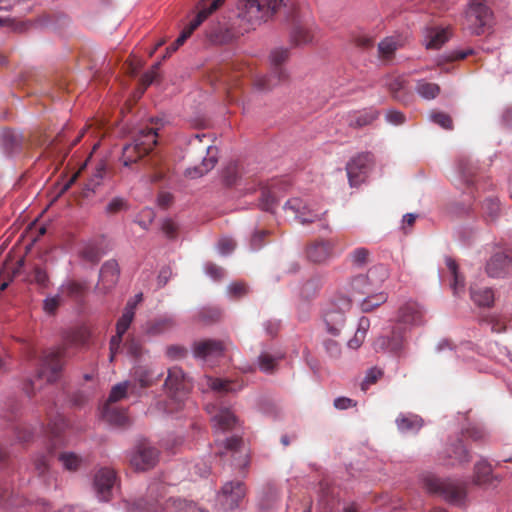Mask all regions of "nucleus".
<instances>
[{
  "label": "nucleus",
  "instance_id": "1",
  "mask_svg": "<svg viewBox=\"0 0 512 512\" xmlns=\"http://www.w3.org/2000/svg\"><path fill=\"white\" fill-rule=\"evenodd\" d=\"M91 337L90 330L85 326L76 327L65 332L62 346L59 349L49 351L42 359L38 371V377L51 383L56 381L63 367V358L70 348L85 346Z\"/></svg>",
  "mask_w": 512,
  "mask_h": 512
},
{
  "label": "nucleus",
  "instance_id": "2",
  "mask_svg": "<svg viewBox=\"0 0 512 512\" xmlns=\"http://www.w3.org/2000/svg\"><path fill=\"white\" fill-rule=\"evenodd\" d=\"M165 486L162 483H152L148 487L147 498L134 501L129 507V512H207L196 503L177 497H169L163 504L158 496H162Z\"/></svg>",
  "mask_w": 512,
  "mask_h": 512
},
{
  "label": "nucleus",
  "instance_id": "3",
  "mask_svg": "<svg viewBox=\"0 0 512 512\" xmlns=\"http://www.w3.org/2000/svg\"><path fill=\"white\" fill-rule=\"evenodd\" d=\"M23 275V280L35 282L41 287H47V273L38 266H27L25 258H6L0 270V277L3 281L0 283V291H4L13 278Z\"/></svg>",
  "mask_w": 512,
  "mask_h": 512
},
{
  "label": "nucleus",
  "instance_id": "4",
  "mask_svg": "<svg viewBox=\"0 0 512 512\" xmlns=\"http://www.w3.org/2000/svg\"><path fill=\"white\" fill-rule=\"evenodd\" d=\"M423 485L429 493L440 496L450 504L461 506L465 503L467 485L464 482L426 474L423 476Z\"/></svg>",
  "mask_w": 512,
  "mask_h": 512
},
{
  "label": "nucleus",
  "instance_id": "5",
  "mask_svg": "<svg viewBox=\"0 0 512 512\" xmlns=\"http://www.w3.org/2000/svg\"><path fill=\"white\" fill-rule=\"evenodd\" d=\"M283 4L284 0H239L237 15L251 25H259L268 21Z\"/></svg>",
  "mask_w": 512,
  "mask_h": 512
},
{
  "label": "nucleus",
  "instance_id": "6",
  "mask_svg": "<svg viewBox=\"0 0 512 512\" xmlns=\"http://www.w3.org/2000/svg\"><path fill=\"white\" fill-rule=\"evenodd\" d=\"M488 0H468L464 10V27L472 35H482L493 21Z\"/></svg>",
  "mask_w": 512,
  "mask_h": 512
},
{
  "label": "nucleus",
  "instance_id": "7",
  "mask_svg": "<svg viewBox=\"0 0 512 512\" xmlns=\"http://www.w3.org/2000/svg\"><path fill=\"white\" fill-rule=\"evenodd\" d=\"M157 128L139 130L131 143L124 145L121 162L128 167L147 154L157 143Z\"/></svg>",
  "mask_w": 512,
  "mask_h": 512
},
{
  "label": "nucleus",
  "instance_id": "8",
  "mask_svg": "<svg viewBox=\"0 0 512 512\" xmlns=\"http://www.w3.org/2000/svg\"><path fill=\"white\" fill-rule=\"evenodd\" d=\"M351 308V300L345 296L338 297L324 310L323 319L327 331L332 335H338L345 325V314Z\"/></svg>",
  "mask_w": 512,
  "mask_h": 512
},
{
  "label": "nucleus",
  "instance_id": "9",
  "mask_svg": "<svg viewBox=\"0 0 512 512\" xmlns=\"http://www.w3.org/2000/svg\"><path fill=\"white\" fill-rule=\"evenodd\" d=\"M289 57V50L284 47H277L270 53L272 72L256 80V87L260 91H267L276 86L280 80L286 78V72L280 67Z\"/></svg>",
  "mask_w": 512,
  "mask_h": 512
},
{
  "label": "nucleus",
  "instance_id": "10",
  "mask_svg": "<svg viewBox=\"0 0 512 512\" xmlns=\"http://www.w3.org/2000/svg\"><path fill=\"white\" fill-rule=\"evenodd\" d=\"M159 451L148 441L137 442L129 455V462L132 468L137 471H146L153 468L158 462Z\"/></svg>",
  "mask_w": 512,
  "mask_h": 512
},
{
  "label": "nucleus",
  "instance_id": "11",
  "mask_svg": "<svg viewBox=\"0 0 512 512\" xmlns=\"http://www.w3.org/2000/svg\"><path fill=\"white\" fill-rule=\"evenodd\" d=\"M286 215L301 224L313 223L320 219L321 212L310 208L301 198H291L284 204Z\"/></svg>",
  "mask_w": 512,
  "mask_h": 512
},
{
  "label": "nucleus",
  "instance_id": "12",
  "mask_svg": "<svg viewBox=\"0 0 512 512\" xmlns=\"http://www.w3.org/2000/svg\"><path fill=\"white\" fill-rule=\"evenodd\" d=\"M373 164L371 153H360L352 158L347 166V175L351 186H357L367 177Z\"/></svg>",
  "mask_w": 512,
  "mask_h": 512
},
{
  "label": "nucleus",
  "instance_id": "13",
  "mask_svg": "<svg viewBox=\"0 0 512 512\" xmlns=\"http://www.w3.org/2000/svg\"><path fill=\"white\" fill-rule=\"evenodd\" d=\"M244 496V484L240 481H231L224 484L218 500L224 509L232 510L239 506Z\"/></svg>",
  "mask_w": 512,
  "mask_h": 512
},
{
  "label": "nucleus",
  "instance_id": "14",
  "mask_svg": "<svg viewBox=\"0 0 512 512\" xmlns=\"http://www.w3.org/2000/svg\"><path fill=\"white\" fill-rule=\"evenodd\" d=\"M405 347L404 336L398 329H393L390 337L381 336L374 342V349L376 351H389L398 357L404 354Z\"/></svg>",
  "mask_w": 512,
  "mask_h": 512
},
{
  "label": "nucleus",
  "instance_id": "15",
  "mask_svg": "<svg viewBox=\"0 0 512 512\" xmlns=\"http://www.w3.org/2000/svg\"><path fill=\"white\" fill-rule=\"evenodd\" d=\"M116 482L114 470L109 468L100 469L94 478V487L100 501H109Z\"/></svg>",
  "mask_w": 512,
  "mask_h": 512
},
{
  "label": "nucleus",
  "instance_id": "16",
  "mask_svg": "<svg viewBox=\"0 0 512 512\" xmlns=\"http://www.w3.org/2000/svg\"><path fill=\"white\" fill-rule=\"evenodd\" d=\"M425 312L423 308L414 301L404 303L398 312V322L409 326H420L424 324Z\"/></svg>",
  "mask_w": 512,
  "mask_h": 512
},
{
  "label": "nucleus",
  "instance_id": "17",
  "mask_svg": "<svg viewBox=\"0 0 512 512\" xmlns=\"http://www.w3.org/2000/svg\"><path fill=\"white\" fill-rule=\"evenodd\" d=\"M165 386L175 394H186L192 387L190 379L179 367H172L168 370Z\"/></svg>",
  "mask_w": 512,
  "mask_h": 512
},
{
  "label": "nucleus",
  "instance_id": "18",
  "mask_svg": "<svg viewBox=\"0 0 512 512\" xmlns=\"http://www.w3.org/2000/svg\"><path fill=\"white\" fill-rule=\"evenodd\" d=\"M224 343L218 340H203L194 344L193 352L195 357L204 360L216 359L223 355Z\"/></svg>",
  "mask_w": 512,
  "mask_h": 512
},
{
  "label": "nucleus",
  "instance_id": "19",
  "mask_svg": "<svg viewBox=\"0 0 512 512\" xmlns=\"http://www.w3.org/2000/svg\"><path fill=\"white\" fill-rule=\"evenodd\" d=\"M207 155L203 158L201 164L199 166H194L187 168L185 171L186 176L194 179L203 176L208 173L217 163V153L218 150L216 147L212 145H208L206 147Z\"/></svg>",
  "mask_w": 512,
  "mask_h": 512
},
{
  "label": "nucleus",
  "instance_id": "20",
  "mask_svg": "<svg viewBox=\"0 0 512 512\" xmlns=\"http://www.w3.org/2000/svg\"><path fill=\"white\" fill-rule=\"evenodd\" d=\"M106 175V164L102 161L98 162L82 190V196L84 198L92 197L102 185Z\"/></svg>",
  "mask_w": 512,
  "mask_h": 512
},
{
  "label": "nucleus",
  "instance_id": "21",
  "mask_svg": "<svg viewBox=\"0 0 512 512\" xmlns=\"http://www.w3.org/2000/svg\"><path fill=\"white\" fill-rule=\"evenodd\" d=\"M424 45L427 49H439L450 38L448 28L427 27L423 34Z\"/></svg>",
  "mask_w": 512,
  "mask_h": 512
},
{
  "label": "nucleus",
  "instance_id": "22",
  "mask_svg": "<svg viewBox=\"0 0 512 512\" xmlns=\"http://www.w3.org/2000/svg\"><path fill=\"white\" fill-rule=\"evenodd\" d=\"M99 285L105 292L113 288L119 279V267L115 259L107 261L99 274Z\"/></svg>",
  "mask_w": 512,
  "mask_h": 512
},
{
  "label": "nucleus",
  "instance_id": "23",
  "mask_svg": "<svg viewBox=\"0 0 512 512\" xmlns=\"http://www.w3.org/2000/svg\"><path fill=\"white\" fill-rule=\"evenodd\" d=\"M23 137L19 131L3 130L0 134V144L4 152L8 155L17 153L22 146Z\"/></svg>",
  "mask_w": 512,
  "mask_h": 512
},
{
  "label": "nucleus",
  "instance_id": "24",
  "mask_svg": "<svg viewBox=\"0 0 512 512\" xmlns=\"http://www.w3.org/2000/svg\"><path fill=\"white\" fill-rule=\"evenodd\" d=\"M447 456L452 459V464H463L468 463L471 460V456L463 442V439L457 437L452 440L446 449Z\"/></svg>",
  "mask_w": 512,
  "mask_h": 512
},
{
  "label": "nucleus",
  "instance_id": "25",
  "mask_svg": "<svg viewBox=\"0 0 512 512\" xmlns=\"http://www.w3.org/2000/svg\"><path fill=\"white\" fill-rule=\"evenodd\" d=\"M314 33L311 25L298 23L290 32V41L294 46H304L312 43Z\"/></svg>",
  "mask_w": 512,
  "mask_h": 512
},
{
  "label": "nucleus",
  "instance_id": "26",
  "mask_svg": "<svg viewBox=\"0 0 512 512\" xmlns=\"http://www.w3.org/2000/svg\"><path fill=\"white\" fill-rule=\"evenodd\" d=\"M470 298L478 307L490 308L494 304V291L489 287L472 285L470 287Z\"/></svg>",
  "mask_w": 512,
  "mask_h": 512
},
{
  "label": "nucleus",
  "instance_id": "27",
  "mask_svg": "<svg viewBox=\"0 0 512 512\" xmlns=\"http://www.w3.org/2000/svg\"><path fill=\"white\" fill-rule=\"evenodd\" d=\"M163 372L156 373L152 368L148 366H137L133 371V378L143 388L150 387L157 383Z\"/></svg>",
  "mask_w": 512,
  "mask_h": 512
},
{
  "label": "nucleus",
  "instance_id": "28",
  "mask_svg": "<svg viewBox=\"0 0 512 512\" xmlns=\"http://www.w3.org/2000/svg\"><path fill=\"white\" fill-rule=\"evenodd\" d=\"M494 480L498 479L492 474V467L487 461L480 460L474 465V484L490 486Z\"/></svg>",
  "mask_w": 512,
  "mask_h": 512
},
{
  "label": "nucleus",
  "instance_id": "29",
  "mask_svg": "<svg viewBox=\"0 0 512 512\" xmlns=\"http://www.w3.org/2000/svg\"><path fill=\"white\" fill-rule=\"evenodd\" d=\"M510 270L511 258H490L486 263V272L490 277H504Z\"/></svg>",
  "mask_w": 512,
  "mask_h": 512
},
{
  "label": "nucleus",
  "instance_id": "30",
  "mask_svg": "<svg viewBox=\"0 0 512 512\" xmlns=\"http://www.w3.org/2000/svg\"><path fill=\"white\" fill-rule=\"evenodd\" d=\"M202 385H206L208 388L220 393L236 392L241 389V385L234 381L213 378L210 376H205L203 378Z\"/></svg>",
  "mask_w": 512,
  "mask_h": 512
},
{
  "label": "nucleus",
  "instance_id": "31",
  "mask_svg": "<svg viewBox=\"0 0 512 512\" xmlns=\"http://www.w3.org/2000/svg\"><path fill=\"white\" fill-rule=\"evenodd\" d=\"M395 422L401 432H418L423 426V419L415 414H400Z\"/></svg>",
  "mask_w": 512,
  "mask_h": 512
},
{
  "label": "nucleus",
  "instance_id": "32",
  "mask_svg": "<svg viewBox=\"0 0 512 512\" xmlns=\"http://www.w3.org/2000/svg\"><path fill=\"white\" fill-rule=\"evenodd\" d=\"M280 498V492L276 487H265L259 500L260 510H262L263 512H269L270 510L278 506Z\"/></svg>",
  "mask_w": 512,
  "mask_h": 512
},
{
  "label": "nucleus",
  "instance_id": "33",
  "mask_svg": "<svg viewBox=\"0 0 512 512\" xmlns=\"http://www.w3.org/2000/svg\"><path fill=\"white\" fill-rule=\"evenodd\" d=\"M446 266L453 278L451 288L453 290L454 295L458 296L460 295V293L464 291L465 277L460 272L459 265L454 258H447Z\"/></svg>",
  "mask_w": 512,
  "mask_h": 512
},
{
  "label": "nucleus",
  "instance_id": "34",
  "mask_svg": "<svg viewBox=\"0 0 512 512\" xmlns=\"http://www.w3.org/2000/svg\"><path fill=\"white\" fill-rule=\"evenodd\" d=\"M103 417L110 424L122 427L128 424V416L124 409H119L109 404L103 408Z\"/></svg>",
  "mask_w": 512,
  "mask_h": 512
},
{
  "label": "nucleus",
  "instance_id": "35",
  "mask_svg": "<svg viewBox=\"0 0 512 512\" xmlns=\"http://www.w3.org/2000/svg\"><path fill=\"white\" fill-rule=\"evenodd\" d=\"M212 421L217 430L227 431L235 426L237 419L229 409L222 408L213 416Z\"/></svg>",
  "mask_w": 512,
  "mask_h": 512
},
{
  "label": "nucleus",
  "instance_id": "36",
  "mask_svg": "<svg viewBox=\"0 0 512 512\" xmlns=\"http://www.w3.org/2000/svg\"><path fill=\"white\" fill-rule=\"evenodd\" d=\"M223 2L224 0H211L210 4L208 6L203 7L198 12L195 19H193L186 28L191 33H193V31L197 29L210 14L217 10L222 5Z\"/></svg>",
  "mask_w": 512,
  "mask_h": 512
},
{
  "label": "nucleus",
  "instance_id": "37",
  "mask_svg": "<svg viewBox=\"0 0 512 512\" xmlns=\"http://www.w3.org/2000/svg\"><path fill=\"white\" fill-rule=\"evenodd\" d=\"M415 90L425 100L435 99L440 93V87L436 83L428 82L424 79L417 81Z\"/></svg>",
  "mask_w": 512,
  "mask_h": 512
},
{
  "label": "nucleus",
  "instance_id": "38",
  "mask_svg": "<svg viewBox=\"0 0 512 512\" xmlns=\"http://www.w3.org/2000/svg\"><path fill=\"white\" fill-rule=\"evenodd\" d=\"M86 291L85 285L75 282V281H68L61 285L59 288V292L61 295H66L69 298H72L74 300L81 299Z\"/></svg>",
  "mask_w": 512,
  "mask_h": 512
},
{
  "label": "nucleus",
  "instance_id": "39",
  "mask_svg": "<svg viewBox=\"0 0 512 512\" xmlns=\"http://www.w3.org/2000/svg\"><path fill=\"white\" fill-rule=\"evenodd\" d=\"M336 251L333 249V244L327 240H319L308 246V256H325L334 254Z\"/></svg>",
  "mask_w": 512,
  "mask_h": 512
},
{
  "label": "nucleus",
  "instance_id": "40",
  "mask_svg": "<svg viewBox=\"0 0 512 512\" xmlns=\"http://www.w3.org/2000/svg\"><path fill=\"white\" fill-rule=\"evenodd\" d=\"M401 45V41L398 38L386 37L378 44V51L381 57L389 58Z\"/></svg>",
  "mask_w": 512,
  "mask_h": 512
},
{
  "label": "nucleus",
  "instance_id": "41",
  "mask_svg": "<svg viewBox=\"0 0 512 512\" xmlns=\"http://www.w3.org/2000/svg\"><path fill=\"white\" fill-rule=\"evenodd\" d=\"M388 299V296L384 292H380L371 296H368L361 302V310L362 312L368 313L373 311L375 308L379 307L383 303H385Z\"/></svg>",
  "mask_w": 512,
  "mask_h": 512
},
{
  "label": "nucleus",
  "instance_id": "42",
  "mask_svg": "<svg viewBox=\"0 0 512 512\" xmlns=\"http://www.w3.org/2000/svg\"><path fill=\"white\" fill-rule=\"evenodd\" d=\"M383 85L393 93L396 99L400 101L404 100L399 94V92L404 89V78L402 76L388 75L383 79Z\"/></svg>",
  "mask_w": 512,
  "mask_h": 512
},
{
  "label": "nucleus",
  "instance_id": "43",
  "mask_svg": "<svg viewBox=\"0 0 512 512\" xmlns=\"http://www.w3.org/2000/svg\"><path fill=\"white\" fill-rule=\"evenodd\" d=\"M312 500L310 497L290 498L286 512H311Z\"/></svg>",
  "mask_w": 512,
  "mask_h": 512
},
{
  "label": "nucleus",
  "instance_id": "44",
  "mask_svg": "<svg viewBox=\"0 0 512 512\" xmlns=\"http://www.w3.org/2000/svg\"><path fill=\"white\" fill-rule=\"evenodd\" d=\"M282 356H272L267 352H262L258 357V365L261 371L265 373H272L276 367L278 360Z\"/></svg>",
  "mask_w": 512,
  "mask_h": 512
},
{
  "label": "nucleus",
  "instance_id": "45",
  "mask_svg": "<svg viewBox=\"0 0 512 512\" xmlns=\"http://www.w3.org/2000/svg\"><path fill=\"white\" fill-rule=\"evenodd\" d=\"M66 427L65 419L62 416H59L55 422L49 423V436L52 442V448H56V445L60 443V435L64 428Z\"/></svg>",
  "mask_w": 512,
  "mask_h": 512
},
{
  "label": "nucleus",
  "instance_id": "46",
  "mask_svg": "<svg viewBox=\"0 0 512 512\" xmlns=\"http://www.w3.org/2000/svg\"><path fill=\"white\" fill-rule=\"evenodd\" d=\"M173 320L170 318H160L150 323L147 327V334L155 336L165 332L173 326Z\"/></svg>",
  "mask_w": 512,
  "mask_h": 512
},
{
  "label": "nucleus",
  "instance_id": "47",
  "mask_svg": "<svg viewBox=\"0 0 512 512\" xmlns=\"http://www.w3.org/2000/svg\"><path fill=\"white\" fill-rule=\"evenodd\" d=\"M388 270L383 265H378L370 268L367 273V279L372 284H380L388 278Z\"/></svg>",
  "mask_w": 512,
  "mask_h": 512
},
{
  "label": "nucleus",
  "instance_id": "48",
  "mask_svg": "<svg viewBox=\"0 0 512 512\" xmlns=\"http://www.w3.org/2000/svg\"><path fill=\"white\" fill-rule=\"evenodd\" d=\"M59 460L65 469L69 471H76L82 463V459L74 453H62L59 456Z\"/></svg>",
  "mask_w": 512,
  "mask_h": 512
},
{
  "label": "nucleus",
  "instance_id": "49",
  "mask_svg": "<svg viewBox=\"0 0 512 512\" xmlns=\"http://www.w3.org/2000/svg\"><path fill=\"white\" fill-rule=\"evenodd\" d=\"M236 242L231 237L225 236L219 239L216 245V251L221 256H226L234 252Z\"/></svg>",
  "mask_w": 512,
  "mask_h": 512
},
{
  "label": "nucleus",
  "instance_id": "50",
  "mask_svg": "<svg viewBox=\"0 0 512 512\" xmlns=\"http://www.w3.org/2000/svg\"><path fill=\"white\" fill-rule=\"evenodd\" d=\"M128 389V382H123L115 385L109 395L108 401L106 404L112 405L117 401L123 399L126 396Z\"/></svg>",
  "mask_w": 512,
  "mask_h": 512
},
{
  "label": "nucleus",
  "instance_id": "51",
  "mask_svg": "<svg viewBox=\"0 0 512 512\" xmlns=\"http://www.w3.org/2000/svg\"><path fill=\"white\" fill-rule=\"evenodd\" d=\"M134 316L135 315L130 312V309L128 311L123 310L121 317L118 319L116 323V331L121 334H125L126 331L129 329L134 319Z\"/></svg>",
  "mask_w": 512,
  "mask_h": 512
},
{
  "label": "nucleus",
  "instance_id": "52",
  "mask_svg": "<svg viewBox=\"0 0 512 512\" xmlns=\"http://www.w3.org/2000/svg\"><path fill=\"white\" fill-rule=\"evenodd\" d=\"M383 375V371L381 369H378L376 367L370 368L366 376L361 384L362 390L368 389V387L372 384H375Z\"/></svg>",
  "mask_w": 512,
  "mask_h": 512
},
{
  "label": "nucleus",
  "instance_id": "53",
  "mask_svg": "<svg viewBox=\"0 0 512 512\" xmlns=\"http://www.w3.org/2000/svg\"><path fill=\"white\" fill-rule=\"evenodd\" d=\"M430 121L433 123L439 125L440 127L444 129H451L452 128V119L449 115L442 113V112H434L431 113L429 116Z\"/></svg>",
  "mask_w": 512,
  "mask_h": 512
},
{
  "label": "nucleus",
  "instance_id": "54",
  "mask_svg": "<svg viewBox=\"0 0 512 512\" xmlns=\"http://www.w3.org/2000/svg\"><path fill=\"white\" fill-rule=\"evenodd\" d=\"M154 218V211L151 208H145L141 211V213L139 214L135 221L143 229H148L149 225L153 222Z\"/></svg>",
  "mask_w": 512,
  "mask_h": 512
},
{
  "label": "nucleus",
  "instance_id": "55",
  "mask_svg": "<svg viewBox=\"0 0 512 512\" xmlns=\"http://www.w3.org/2000/svg\"><path fill=\"white\" fill-rule=\"evenodd\" d=\"M125 209H127V201L120 196L112 198L106 206L107 213H118Z\"/></svg>",
  "mask_w": 512,
  "mask_h": 512
},
{
  "label": "nucleus",
  "instance_id": "56",
  "mask_svg": "<svg viewBox=\"0 0 512 512\" xmlns=\"http://www.w3.org/2000/svg\"><path fill=\"white\" fill-rule=\"evenodd\" d=\"M62 302L61 294L47 297L43 301V309L47 314H54Z\"/></svg>",
  "mask_w": 512,
  "mask_h": 512
},
{
  "label": "nucleus",
  "instance_id": "57",
  "mask_svg": "<svg viewBox=\"0 0 512 512\" xmlns=\"http://www.w3.org/2000/svg\"><path fill=\"white\" fill-rule=\"evenodd\" d=\"M326 353L333 359H338L341 356L340 344L332 339H327L323 342Z\"/></svg>",
  "mask_w": 512,
  "mask_h": 512
},
{
  "label": "nucleus",
  "instance_id": "58",
  "mask_svg": "<svg viewBox=\"0 0 512 512\" xmlns=\"http://www.w3.org/2000/svg\"><path fill=\"white\" fill-rule=\"evenodd\" d=\"M483 209L491 218H496L500 211L499 201L495 198H487L483 203Z\"/></svg>",
  "mask_w": 512,
  "mask_h": 512
},
{
  "label": "nucleus",
  "instance_id": "59",
  "mask_svg": "<svg viewBox=\"0 0 512 512\" xmlns=\"http://www.w3.org/2000/svg\"><path fill=\"white\" fill-rule=\"evenodd\" d=\"M464 437L474 442H480L485 440L486 434L482 429L472 427L467 429L465 433L461 434L460 438L463 439Z\"/></svg>",
  "mask_w": 512,
  "mask_h": 512
},
{
  "label": "nucleus",
  "instance_id": "60",
  "mask_svg": "<svg viewBox=\"0 0 512 512\" xmlns=\"http://www.w3.org/2000/svg\"><path fill=\"white\" fill-rule=\"evenodd\" d=\"M228 292L231 297L241 298L248 293V287L243 282H234L229 285Z\"/></svg>",
  "mask_w": 512,
  "mask_h": 512
},
{
  "label": "nucleus",
  "instance_id": "61",
  "mask_svg": "<svg viewBox=\"0 0 512 512\" xmlns=\"http://www.w3.org/2000/svg\"><path fill=\"white\" fill-rule=\"evenodd\" d=\"M492 256H510L512 254V245L507 243H494L490 251Z\"/></svg>",
  "mask_w": 512,
  "mask_h": 512
},
{
  "label": "nucleus",
  "instance_id": "62",
  "mask_svg": "<svg viewBox=\"0 0 512 512\" xmlns=\"http://www.w3.org/2000/svg\"><path fill=\"white\" fill-rule=\"evenodd\" d=\"M260 206L265 211L273 212L277 206V201L270 192H263Z\"/></svg>",
  "mask_w": 512,
  "mask_h": 512
},
{
  "label": "nucleus",
  "instance_id": "63",
  "mask_svg": "<svg viewBox=\"0 0 512 512\" xmlns=\"http://www.w3.org/2000/svg\"><path fill=\"white\" fill-rule=\"evenodd\" d=\"M124 334H121L116 331V334L112 336L110 340V361L112 362L116 356V354L120 350V346L122 343V338Z\"/></svg>",
  "mask_w": 512,
  "mask_h": 512
},
{
  "label": "nucleus",
  "instance_id": "64",
  "mask_svg": "<svg viewBox=\"0 0 512 512\" xmlns=\"http://www.w3.org/2000/svg\"><path fill=\"white\" fill-rule=\"evenodd\" d=\"M166 355L171 359H180L187 355V350L182 346L172 345L167 348Z\"/></svg>",
  "mask_w": 512,
  "mask_h": 512
}]
</instances>
